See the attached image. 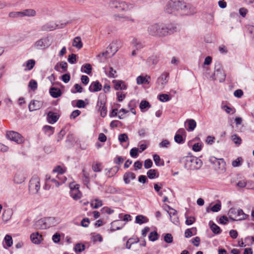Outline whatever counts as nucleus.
Segmentation results:
<instances>
[{
	"instance_id": "14",
	"label": "nucleus",
	"mask_w": 254,
	"mask_h": 254,
	"mask_svg": "<svg viewBox=\"0 0 254 254\" xmlns=\"http://www.w3.org/2000/svg\"><path fill=\"white\" fill-rule=\"evenodd\" d=\"M25 179V172L23 170H18L14 175L13 181L15 183L20 184L23 183Z\"/></svg>"
},
{
	"instance_id": "17",
	"label": "nucleus",
	"mask_w": 254,
	"mask_h": 254,
	"mask_svg": "<svg viewBox=\"0 0 254 254\" xmlns=\"http://www.w3.org/2000/svg\"><path fill=\"white\" fill-rule=\"evenodd\" d=\"M43 106V102L38 100H33L29 104L30 111H34L40 109Z\"/></svg>"
},
{
	"instance_id": "7",
	"label": "nucleus",
	"mask_w": 254,
	"mask_h": 254,
	"mask_svg": "<svg viewBox=\"0 0 254 254\" xmlns=\"http://www.w3.org/2000/svg\"><path fill=\"white\" fill-rule=\"evenodd\" d=\"M213 79L218 80L220 82L224 81L225 79V74L222 66L219 64L215 66Z\"/></svg>"
},
{
	"instance_id": "35",
	"label": "nucleus",
	"mask_w": 254,
	"mask_h": 254,
	"mask_svg": "<svg viewBox=\"0 0 254 254\" xmlns=\"http://www.w3.org/2000/svg\"><path fill=\"white\" fill-rule=\"evenodd\" d=\"M12 214V211L10 209H8L4 211L2 217L4 220L7 221L10 219Z\"/></svg>"
},
{
	"instance_id": "57",
	"label": "nucleus",
	"mask_w": 254,
	"mask_h": 254,
	"mask_svg": "<svg viewBox=\"0 0 254 254\" xmlns=\"http://www.w3.org/2000/svg\"><path fill=\"white\" fill-rule=\"evenodd\" d=\"M202 145L199 143H195L192 146V150L195 152L200 151L201 150Z\"/></svg>"
},
{
	"instance_id": "24",
	"label": "nucleus",
	"mask_w": 254,
	"mask_h": 254,
	"mask_svg": "<svg viewBox=\"0 0 254 254\" xmlns=\"http://www.w3.org/2000/svg\"><path fill=\"white\" fill-rule=\"evenodd\" d=\"M59 119L56 113L52 112H49L47 115V120L48 122L51 124L56 123Z\"/></svg>"
},
{
	"instance_id": "44",
	"label": "nucleus",
	"mask_w": 254,
	"mask_h": 254,
	"mask_svg": "<svg viewBox=\"0 0 254 254\" xmlns=\"http://www.w3.org/2000/svg\"><path fill=\"white\" fill-rule=\"evenodd\" d=\"M21 11H12L9 13L8 16L10 18L22 17Z\"/></svg>"
},
{
	"instance_id": "47",
	"label": "nucleus",
	"mask_w": 254,
	"mask_h": 254,
	"mask_svg": "<svg viewBox=\"0 0 254 254\" xmlns=\"http://www.w3.org/2000/svg\"><path fill=\"white\" fill-rule=\"evenodd\" d=\"M4 242L8 247H11L13 244L11 236L6 235L4 238Z\"/></svg>"
},
{
	"instance_id": "10",
	"label": "nucleus",
	"mask_w": 254,
	"mask_h": 254,
	"mask_svg": "<svg viewBox=\"0 0 254 254\" xmlns=\"http://www.w3.org/2000/svg\"><path fill=\"white\" fill-rule=\"evenodd\" d=\"M69 187L70 196L75 200L79 199L82 196V194L79 190V185L72 183L70 184Z\"/></svg>"
},
{
	"instance_id": "38",
	"label": "nucleus",
	"mask_w": 254,
	"mask_h": 254,
	"mask_svg": "<svg viewBox=\"0 0 254 254\" xmlns=\"http://www.w3.org/2000/svg\"><path fill=\"white\" fill-rule=\"evenodd\" d=\"M148 177L150 179H153L158 177V174L157 175V171L155 169H150L147 172Z\"/></svg>"
},
{
	"instance_id": "54",
	"label": "nucleus",
	"mask_w": 254,
	"mask_h": 254,
	"mask_svg": "<svg viewBox=\"0 0 254 254\" xmlns=\"http://www.w3.org/2000/svg\"><path fill=\"white\" fill-rule=\"evenodd\" d=\"M29 87L33 90H35L37 88V83L34 80H31L29 83Z\"/></svg>"
},
{
	"instance_id": "51",
	"label": "nucleus",
	"mask_w": 254,
	"mask_h": 254,
	"mask_svg": "<svg viewBox=\"0 0 254 254\" xmlns=\"http://www.w3.org/2000/svg\"><path fill=\"white\" fill-rule=\"evenodd\" d=\"M139 151V149L137 148H133L130 150V155L132 158H136L138 156V152Z\"/></svg>"
},
{
	"instance_id": "16",
	"label": "nucleus",
	"mask_w": 254,
	"mask_h": 254,
	"mask_svg": "<svg viewBox=\"0 0 254 254\" xmlns=\"http://www.w3.org/2000/svg\"><path fill=\"white\" fill-rule=\"evenodd\" d=\"M169 210L167 211L170 217L171 221L175 224L179 222V218L177 215V211L173 208H171L169 205H167Z\"/></svg>"
},
{
	"instance_id": "27",
	"label": "nucleus",
	"mask_w": 254,
	"mask_h": 254,
	"mask_svg": "<svg viewBox=\"0 0 254 254\" xmlns=\"http://www.w3.org/2000/svg\"><path fill=\"white\" fill-rule=\"evenodd\" d=\"M22 17L28 16L33 17L36 15V12L33 9H26L21 11Z\"/></svg>"
},
{
	"instance_id": "18",
	"label": "nucleus",
	"mask_w": 254,
	"mask_h": 254,
	"mask_svg": "<svg viewBox=\"0 0 254 254\" xmlns=\"http://www.w3.org/2000/svg\"><path fill=\"white\" fill-rule=\"evenodd\" d=\"M159 56L157 55H153L147 59V64L152 67H154L159 62Z\"/></svg>"
},
{
	"instance_id": "37",
	"label": "nucleus",
	"mask_w": 254,
	"mask_h": 254,
	"mask_svg": "<svg viewBox=\"0 0 254 254\" xmlns=\"http://www.w3.org/2000/svg\"><path fill=\"white\" fill-rule=\"evenodd\" d=\"M121 1H119V0H111L109 2V5L111 8H116V9H118L120 10V7H121V6H120L121 5H120Z\"/></svg>"
},
{
	"instance_id": "5",
	"label": "nucleus",
	"mask_w": 254,
	"mask_h": 254,
	"mask_svg": "<svg viewBox=\"0 0 254 254\" xmlns=\"http://www.w3.org/2000/svg\"><path fill=\"white\" fill-rule=\"evenodd\" d=\"M229 217L232 221H241L246 220L249 215L245 214L242 209L231 208L228 212Z\"/></svg>"
},
{
	"instance_id": "46",
	"label": "nucleus",
	"mask_w": 254,
	"mask_h": 254,
	"mask_svg": "<svg viewBox=\"0 0 254 254\" xmlns=\"http://www.w3.org/2000/svg\"><path fill=\"white\" fill-rule=\"evenodd\" d=\"M153 160L155 164L158 166H162L164 165L163 161L161 162L159 156L157 154L153 155Z\"/></svg>"
},
{
	"instance_id": "26",
	"label": "nucleus",
	"mask_w": 254,
	"mask_h": 254,
	"mask_svg": "<svg viewBox=\"0 0 254 254\" xmlns=\"http://www.w3.org/2000/svg\"><path fill=\"white\" fill-rule=\"evenodd\" d=\"M105 72L106 75L110 78H116L117 77V72L112 67L105 68Z\"/></svg>"
},
{
	"instance_id": "15",
	"label": "nucleus",
	"mask_w": 254,
	"mask_h": 254,
	"mask_svg": "<svg viewBox=\"0 0 254 254\" xmlns=\"http://www.w3.org/2000/svg\"><path fill=\"white\" fill-rule=\"evenodd\" d=\"M105 104V101L104 100H98L97 103L96 108L100 112V115L102 117H105L107 113Z\"/></svg>"
},
{
	"instance_id": "63",
	"label": "nucleus",
	"mask_w": 254,
	"mask_h": 254,
	"mask_svg": "<svg viewBox=\"0 0 254 254\" xmlns=\"http://www.w3.org/2000/svg\"><path fill=\"white\" fill-rule=\"evenodd\" d=\"M92 240L93 242L99 241V242H101L102 241L103 238L100 234H96V235H93L92 237Z\"/></svg>"
},
{
	"instance_id": "40",
	"label": "nucleus",
	"mask_w": 254,
	"mask_h": 254,
	"mask_svg": "<svg viewBox=\"0 0 254 254\" xmlns=\"http://www.w3.org/2000/svg\"><path fill=\"white\" fill-rule=\"evenodd\" d=\"M110 55L109 51L107 50L106 51L102 52V53L99 54L98 55V58H99L100 61H103L107 58L111 57V56Z\"/></svg>"
},
{
	"instance_id": "9",
	"label": "nucleus",
	"mask_w": 254,
	"mask_h": 254,
	"mask_svg": "<svg viewBox=\"0 0 254 254\" xmlns=\"http://www.w3.org/2000/svg\"><path fill=\"white\" fill-rule=\"evenodd\" d=\"M169 73L166 72L162 73L161 75L158 78L156 82V87L159 90L163 89L169 80Z\"/></svg>"
},
{
	"instance_id": "22",
	"label": "nucleus",
	"mask_w": 254,
	"mask_h": 254,
	"mask_svg": "<svg viewBox=\"0 0 254 254\" xmlns=\"http://www.w3.org/2000/svg\"><path fill=\"white\" fill-rule=\"evenodd\" d=\"M101 89L102 85L98 81L92 82L89 87V90L91 92L99 91Z\"/></svg>"
},
{
	"instance_id": "13",
	"label": "nucleus",
	"mask_w": 254,
	"mask_h": 254,
	"mask_svg": "<svg viewBox=\"0 0 254 254\" xmlns=\"http://www.w3.org/2000/svg\"><path fill=\"white\" fill-rule=\"evenodd\" d=\"M122 47L121 42L116 40L113 41L107 48L110 52V56H113Z\"/></svg>"
},
{
	"instance_id": "28",
	"label": "nucleus",
	"mask_w": 254,
	"mask_h": 254,
	"mask_svg": "<svg viewBox=\"0 0 254 254\" xmlns=\"http://www.w3.org/2000/svg\"><path fill=\"white\" fill-rule=\"evenodd\" d=\"M51 95L54 98H58L62 94L61 89L56 87H52L50 90Z\"/></svg>"
},
{
	"instance_id": "12",
	"label": "nucleus",
	"mask_w": 254,
	"mask_h": 254,
	"mask_svg": "<svg viewBox=\"0 0 254 254\" xmlns=\"http://www.w3.org/2000/svg\"><path fill=\"white\" fill-rule=\"evenodd\" d=\"M60 183L55 179H52L51 176L47 175L45 178V190H49L51 188L59 187Z\"/></svg>"
},
{
	"instance_id": "56",
	"label": "nucleus",
	"mask_w": 254,
	"mask_h": 254,
	"mask_svg": "<svg viewBox=\"0 0 254 254\" xmlns=\"http://www.w3.org/2000/svg\"><path fill=\"white\" fill-rule=\"evenodd\" d=\"M85 249V246L80 244H77L74 247V250L76 252H81Z\"/></svg>"
},
{
	"instance_id": "21",
	"label": "nucleus",
	"mask_w": 254,
	"mask_h": 254,
	"mask_svg": "<svg viewBox=\"0 0 254 254\" xmlns=\"http://www.w3.org/2000/svg\"><path fill=\"white\" fill-rule=\"evenodd\" d=\"M32 242L35 244H39L43 240L42 236L38 232L33 233L30 235Z\"/></svg>"
},
{
	"instance_id": "64",
	"label": "nucleus",
	"mask_w": 254,
	"mask_h": 254,
	"mask_svg": "<svg viewBox=\"0 0 254 254\" xmlns=\"http://www.w3.org/2000/svg\"><path fill=\"white\" fill-rule=\"evenodd\" d=\"M80 113H81V112L79 110H75L71 113V114L70 116V119H74L77 116H78L80 114Z\"/></svg>"
},
{
	"instance_id": "8",
	"label": "nucleus",
	"mask_w": 254,
	"mask_h": 254,
	"mask_svg": "<svg viewBox=\"0 0 254 254\" xmlns=\"http://www.w3.org/2000/svg\"><path fill=\"white\" fill-rule=\"evenodd\" d=\"M51 45V42L48 37H44L36 41L34 44V47L37 50H44L48 48Z\"/></svg>"
},
{
	"instance_id": "25",
	"label": "nucleus",
	"mask_w": 254,
	"mask_h": 254,
	"mask_svg": "<svg viewBox=\"0 0 254 254\" xmlns=\"http://www.w3.org/2000/svg\"><path fill=\"white\" fill-rule=\"evenodd\" d=\"M120 9L122 11H128L133 7V5L130 3L126 2L124 1H121L120 3Z\"/></svg>"
},
{
	"instance_id": "6",
	"label": "nucleus",
	"mask_w": 254,
	"mask_h": 254,
	"mask_svg": "<svg viewBox=\"0 0 254 254\" xmlns=\"http://www.w3.org/2000/svg\"><path fill=\"white\" fill-rule=\"evenodd\" d=\"M40 188V178L37 175L33 176L29 184V190L30 192L32 194H36L38 192Z\"/></svg>"
},
{
	"instance_id": "32",
	"label": "nucleus",
	"mask_w": 254,
	"mask_h": 254,
	"mask_svg": "<svg viewBox=\"0 0 254 254\" xmlns=\"http://www.w3.org/2000/svg\"><path fill=\"white\" fill-rule=\"evenodd\" d=\"M184 13L186 14H193L196 12V9L190 5H187V8L183 10Z\"/></svg>"
},
{
	"instance_id": "2",
	"label": "nucleus",
	"mask_w": 254,
	"mask_h": 254,
	"mask_svg": "<svg viewBox=\"0 0 254 254\" xmlns=\"http://www.w3.org/2000/svg\"><path fill=\"white\" fill-rule=\"evenodd\" d=\"M187 8L186 4L179 0H170L165 7V11L168 13H175L176 11L183 10Z\"/></svg>"
},
{
	"instance_id": "60",
	"label": "nucleus",
	"mask_w": 254,
	"mask_h": 254,
	"mask_svg": "<svg viewBox=\"0 0 254 254\" xmlns=\"http://www.w3.org/2000/svg\"><path fill=\"white\" fill-rule=\"evenodd\" d=\"M117 96L119 101H122L126 97V94L124 93L123 92L119 91L117 93Z\"/></svg>"
},
{
	"instance_id": "29",
	"label": "nucleus",
	"mask_w": 254,
	"mask_h": 254,
	"mask_svg": "<svg viewBox=\"0 0 254 254\" xmlns=\"http://www.w3.org/2000/svg\"><path fill=\"white\" fill-rule=\"evenodd\" d=\"M72 46L78 49H80L82 47L83 44L80 37L77 36L73 39Z\"/></svg>"
},
{
	"instance_id": "19",
	"label": "nucleus",
	"mask_w": 254,
	"mask_h": 254,
	"mask_svg": "<svg viewBox=\"0 0 254 254\" xmlns=\"http://www.w3.org/2000/svg\"><path fill=\"white\" fill-rule=\"evenodd\" d=\"M151 77L150 76L146 75L145 76L139 75L136 78V83L138 85L147 84L150 83Z\"/></svg>"
},
{
	"instance_id": "20",
	"label": "nucleus",
	"mask_w": 254,
	"mask_h": 254,
	"mask_svg": "<svg viewBox=\"0 0 254 254\" xmlns=\"http://www.w3.org/2000/svg\"><path fill=\"white\" fill-rule=\"evenodd\" d=\"M114 84V88L116 90H124L127 89V86L125 83L122 80H114L113 81Z\"/></svg>"
},
{
	"instance_id": "30",
	"label": "nucleus",
	"mask_w": 254,
	"mask_h": 254,
	"mask_svg": "<svg viewBox=\"0 0 254 254\" xmlns=\"http://www.w3.org/2000/svg\"><path fill=\"white\" fill-rule=\"evenodd\" d=\"M81 71L82 72L85 73L87 74H90L92 71V66L89 64H83L81 68Z\"/></svg>"
},
{
	"instance_id": "45",
	"label": "nucleus",
	"mask_w": 254,
	"mask_h": 254,
	"mask_svg": "<svg viewBox=\"0 0 254 254\" xmlns=\"http://www.w3.org/2000/svg\"><path fill=\"white\" fill-rule=\"evenodd\" d=\"M243 161V159L241 157H238L237 159L232 161V165L234 167H239L242 165Z\"/></svg>"
},
{
	"instance_id": "3",
	"label": "nucleus",
	"mask_w": 254,
	"mask_h": 254,
	"mask_svg": "<svg viewBox=\"0 0 254 254\" xmlns=\"http://www.w3.org/2000/svg\"><path fill=\"white\" fill-rule=\"evenodd\" d=\"M59 219L55 217H46L37 221L35 226L37 228L45 229L54 226L59 224Z\"/></svg>"
},
{
	"instance_id": "43",
	"label": "nucleus",
	"mask_w": 254,
	"mask_h": 254,
	"mask_svg": "<svg viewBox=\"0 0 254 254\" xmlns=\"http://www.w3.org/2000/svg\"><path fill=\"white\" fill-rule=\"evenodd\" d=\"M158 99L163 102H167L170 100L169 95L167 94H161L158 95Z\"/></svg>"
},
{
	"instance_id": "1",
	"label": "nucleus",
	"mask_w": 254,
	"mask_h": 254,
	"mask_svg": "<svg viewBox=\"0 0 254 254\" xmlns=\"http://www.w3.org/2000/svg\"><path fill=\"white\" fill-rule=\"evenodd\" d=\"M147 32L153 36H165L172 32L169 26L163 23H154L147 28Z\"/></svg>"
},
{
	"instance_id": "50",
	"label": "nucleus",
	"mask_w": 254,
	"mask_h": 254,
	"mask_svg": "<svg viewBox=\"0 0 254 254\" xmlns=\"http://www.w3.org/2000/svg\"><path fill=\"white\" fill-rule=\"evenodd\" d=\"M119 140L120 142L123 143L126 142L128 140V136L126 133L120 134L119 135Z\"/></svg>"
},
{
	"instance_id": "4",
	"label": "nucleus",
	"mask_w": 254,
	"mask_h": 254,
	"mask_svg": "<svg viewBox=\"0 0 254 254\" xmlns=\"http://www.w3.org/2000/svg\"><path fill=\"white\" fill-rule=\"evenodd\" d=\"M202 165V162L198 158L194 156H186L185 158V166L190 170L199 169Z\"/></svg>"
},
{
	"instance_id": "61",
	"label": "nucleus",
	"mask_w": 254,
	"mask_h": 254,
	"mask_svg": "<svg viewBox=\"0 0 254 254\" xmlns=\"http://www.w3.org/2000/svg\"><path fill=\"white\" fill-rule=\"evenodd\" d=\"M53 172L62 174L64 172V170L61 166H57L53 169Z\"/></svg>"
},
{
	"instance_id": "53",
	"label": "nucleus",
	"mask_w": 254,
	"mask_h": 254,
	"mask_svg": "<svg viewBox=\"0 0 254 254\" xmlns=\"http://www.w3.org/2000/svg\"><path fill=\"white\" fill-rule=\"evenodd\" d=\"M175 141L178 143H183L184 142V140L182 135H180V134H176L174 137Z\"/></svg>"
},
{
	"instance_id": "39",
	"label": "nucleus",
	"mask_w": 254,
	"mask_h": 254,
	"mask_svg": "<svg viewBox=\"0 0 254 254\" xmlns=\"http://www.w3.org/2000/svg\"><path fill=\"white\" fill-rule=\"evenodd\" d=\"M186 122L188 123V129L190 130V131L194 130V129L196 127V125L195 121L194 120L190 119V120H188L186 121Z\"/></svg>"
},
{
	"instance_id": "42",
	"label": "nucleus",
	"mask_w": 254,
	"mask_h": 254,
	"mask_svg": "<svg viewBox=\"0 0 254 254\" xmlns=\"http://www.w3.org/2000/svg\"><path fill=\"white\" fill-rule=\"evenodd\" d=\"M211 222H209V224ZM210 225V228L212 231L215 234H219L221 232L220 227L214 223H212Z\"/></svg>"
},
{
	"instance_id": "49",
	"label": "nucleus",
	"mask_w": 254,
	"mask_h": 254,
	"mask_svg": "<svg viewBox=\"0 0 254 254\" xmlns=\"http://www.w3.org/2000/svg\"><path fill=\"white\" fill-rule=\"evenodd\" d=\"M101 164L100 163H94L92 164V169L95 172H100L101 171Z\"/></svg>"
},
{
	"instance_id": "62",
	"label": "nucleus",
	"mask_w": 254,
	"mask_h": 254,
	"mask_svg": "<svg viewBox=\"0 0 254 254\" xmlns=\"http://www.w3.org/2000/svg\"><path fill=\"white\" fill-rule=\"evenodd\" d=\"M195 221V218L194 217H187L186 218V224L187 225H190L192 224Z\"/></svg>"
},
{
	"instance_id": "23",
	"label": "nucleus",
	"mask_w": 254,
	"mask_h": 254,
	"mask_svg": "<svg viewBox=\"0 0 254 254\" xmlns=\"http://www.w3.org/2000/svg\"><path fill=\"white\" fill-rule=\"evenodd\" d=\"M134 173L130 172L126 173L124 175V181L126 184H128L131 180L135 179Z\"/></svg>"
},
{
	"instance_id": "33",
	"label": "nucleus",
	"mask_w": 254,
	"mask_h": 254,
	"mask_svg": "<svg viewBox=\"0 0 254 254\" xmlns=\"http://www.w3.org/2000/svg\"><path fill=\"white\" fill-rule=\"evenodd\" d=\"M231 140L237 145L239 146L241 144L242 140L238 135L234 134L231 136Z\"/></svg>"
},
{
	"instance_id": "58",
	"label": "nucleus",
	"mask_w": 254,
	"mask_h": 254,
	"mask_svg": "<svg viewBox=\"0 0 254 254\" xmlns=\"http://www.w3.org/2000/svg\"><path fill=\"white\" fill-rule=\"evenodd\" d=\"M76 61V56L75 54H72L70 55L68 58V62L70 64H74Z\"/></svg>"
},
{
	"instance_id": "55",
	"label": "nucleus",
	"mask_w": 254,
	"mask_h": 254,
	"mask_svg": "<svg viewBox=\"0 0 254 254\" xmlns=\"http://www.w3.org/2000/svg\"><path fill=\"white\" fill-rule=\"evenodd\" d=\"M149 239L151 241H155L158 239V234L156 232H152L150 233Z\"/></svg>"
},
{
	"instance_id": "41",
	"label": "nucleus",
	"mask_w": 254,
	"mask_h": 254,
	"mask_svg": "<svg viewBox=\"0 0 254 254\" xmlns=\"http://www.w3.org/2000/svg\"><path fill=\"white\" fill-rule=\"evenodd\" d=\"M116 19H124L125 20L128 21L132 23L135 22V19L133 18L131 16H120V15H115Z\"/></svg>"
},
{
	"instance_id": "11",
	"label": "nucleus",
	"mask_w": 254,
	"mask_h": 254,
	"mask_svg": "<svg viewBox=\"0 0 254 254\" xmlns=\"http://www.w3.org/2000/svg\"><path fill=\"white\" fill-rule=\"evenodd\" d=\"M7 138L12 141L20 144L23 142V137L18 132L13 131H9L6 133Z\"/></svg>"
},
{
	"instance_id": "52",
	"label": "nucleus",
	"mask_w": 254,
	"mask_h": 254,
	"mask_svg": "<svg viewBox=\"0 0 254 254\" xmlns=\"http://www.w3.org/2000/svg\"><path fill=\"white\" fill-rule=\"evenodd\" d=\"M170 145V142L167 139L163 140L160 143L159 146L161 148H168Z\"/></svg>"
},
{
	"instance_id": "36",
	"label": "nucleus",
	"mask_w": 254,
	"mask_h": 254,
	"mask_svg": "<svg viewBox=\"0 0 254 254\" xmlns=\"http://www.w3.org/2000/svg\"><path fill=\"white\" fill-rule=\"evenodd\" d=\"M35 64V61L34 60L31 59L28 60L25 64L26 68L25 70H31Z\"/></svg>"
},
{
	"instance_id": "59",
	"label": "nucleus",
	"mask_w": 254,
	"mask_h": 254,
	"mask_svg": "<svg viewBox=\"0 0 254 254\" xmlns=\"http://www.w3.org/2000/svg\"><path fill=\"white\" fill-rule=\"evenodd\" d=\"M248 32L251 35V36L254 37V26L248 25L247 26Z\"/></svg>"
},
{
	"instance_id": "31",
	"label": "nucleus",
	"mask_w": 254,
	"mask_h": 254,
	"mask_svg": "<svg viewBox=\"0 0 254 254\" xmlns=\"http://www.w3.org/2000/svg\"><path fill=\"white\" fill-rule=\"evenodd\" d=\"M148 219L142 215H137L135 217V223L142 224L148 222Z\"/></svg>"
},
{
	"instance_id": "34",
	"label": "nucleus",
	"mask_w": 254,
	"mask_h": 254,
	"mask_svg": "<svg viewBox=\"0 0 254 254\" xmlns=\"http://www.w3.org/2000/svg\"><path fill=\"white\" fill-rule=\"evenodd\" d=\"M102 205V201L97 198L95 199L91 202V206L95 209L98 208Z\"/></svg>"
},
{
	"instance_id": "48",
	"label": "nucleus",
	"mask_w": 254,
	"mask_h": 254,
	"mask_svg": "<svg viewBox=\"0 0 254 254\" xmlns=\"http://www.w3.org/2000/svg\"><path fill=\"white\" fill-rule=\"evenodd\" d=\"M164 240L167 243H172L173 241V237L171 234L167 233L164 236Z\"/></svg>"
}]
</instances>
